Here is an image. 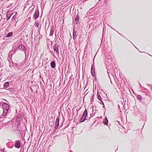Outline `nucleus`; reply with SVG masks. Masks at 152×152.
Returning a JSON list of instances; mask_svg holds the SVG:
<instances>
[{
  "label": "nucleus",
  "mask_w": 152,
  "mask_h": 152,
  "mask_svg": "<svg viewBox=\"0 0 152 152\" xmlns=\"http://www.w3.org/2000/svg\"><path fill=\"white\" fill-rule=\"evenodd\" d=\"M6 101L8 103L1 102L0 104V106H1L3 109V113L1 115L4 120L11 112V107L8 102Z\"/></svg>",
  "instance_id": "obj_1"
},
{
  "label": "nucleus",
  "mask_w": 152,
  "mask_h": 152,
  "mask_svg": "<svg viewBox=\"0 0 152 152\" xmlns=\"http://www.w3.org/2000/svg\"><path fill=\"white\" fill-rule=\"evenodd\" d=\"M12 129L17 134H19L22 131L21 128L20 127V123L19 122L16 121L14 124H12Z\"/></svg>",
  "instance_id": "obj_2"
},
{
  "label": "nucleus",
  "mask_w": 152,
  "mask_h": 152,
  "mask_svg": "<svg viewBox=\"0 0 152 152\" xmlns=\"http://www.w3.org/2000/svg\"><path fill=\"white\" fill-rule=\"evenodd\" d=\"M88 115V112L87 109L86 108L84 110L82 116L80 119V122H84L86 120V118Z\"/></svg>",
  "instance_id": "obj_3"
},
{
  "label": "nucleus",
  "mask_w": 152,
  "mask_h": 152,
  "mask_svg": "<svg viewBox=\"0 0 152 152\" xmlns=\"http://www.w3.org/2000/svg\"><path fill=\"white\" fill-rule=\"evenodd\" d=\"M15 147L17 149H19L22 146V144L19 140H17L14 141V143Z\"/></svg>",
  "instance_id": "obj_4"
},
{
  "label": "nucleus",
  "mask_w": 152,
  "mask_h": 152,
  "mask_svg": "<svg viewBox=\"0 0 152 152\" xmlns=\"http://www.w3.org/2000/svg\"><path fill=\"white\" fill-rule=\"evenodd\" d=\"M12 84L11 81L6 82H5L3 85L4 88L7 90L8 89V88L12 86L11 85Z\"/></svg>",
  "instance_id": "obj_5"
},
{
  "label": "nucleus",
  "mask_w": 152,
  "mask_h": 152,
  "mask_svg": "<svg viewBox=\"0 0 152 152\" xmlns=\"http://www.w3.org/2000/svg\"><path fill=\"white\" fill-rule=\"evenodd\" d=\"M6 145L8 148H12L14 146V142L11 140L10 141L6 143Z\"/></svg>",
  "instance_id": "obj_6"
},
{
  "label": "nucleus",
  "mask_w": 152,
  "mask_h": 152,
  "mask_svg": "<svg viewBox=\"0 0 152 152\" xmlns=\"http://www.w3.org/2000/svg\"><path fill=\"white\" fill-rule=\"evenodd\" d=\"M60 117V113H59L58 116L57 117V118L56 120L55 124V129H57L59 126Z\"/></svg>",
  "instance_id": "obj_7"
},
{
  "label": "nucleus",
  "mask_w": 152,
  "mask_h": 152,
  "mask_svg": "<svg viewBox=\"0 0 152 152\" xmlns=\"http://www.w3.org/2000/svg\"><path fill=\"white\" fill-rule=\"evenodd\" d=\"M105 58V60H104V62L105 64L106 65H110L111 64H112V59L111 58Z\"/></svg>",
  "instance_id": "obj_8"
},
{
  "label": "nucleus",
  "mask_w": 152,
  "mask_h": 152,
  "mask_svg": "<svg viewBox=\"0 0 152 152\" xmlns=\"http://www.w3.org/2000/svg\"><path fill=\"white\" fill-rule=\"evenodd\" d=\"M58 45L56 44V43L55 44L54 46H53V48L54 51L56 52V54L57 56H58L59 54L58 53Z\"/></svg>",
  "instance_id": "obj_9"
},
{
  "label": "nucleus",
  "mask_w": 152,
  "mask_h": 152,
  "mask_svg": "<svg viewBox=\"0 0 152 152\" xmlns=\"http://www.w3.org/2000/svg\"><path fill=\"white\" fill-rule=\"evenodd\" d=\"M91 72L92 76H95L96 75L95 73V69L94 65H92L91 67Z\"/></svg>",
  "instance_id": "obj_10"
},
{
  "label": "nucleus",
  "mask_w": 152,
  "mask_h": 152,
  "mask_svg": "<svg viewBox=\"0 0 152 152\" xmlns=\"http://www.w3.org/2000/svg\"><path fill=\"white\" fill-rule=\"evenodd\" d=\"M39 10L38 8L36 9L35 12L34 14L33 18L34 19H36L39 17Z\"/></svg>",
  "instance_id": "obj_11"
},
{
  "label": "nucleus",
  "mask_w": 152,
  "mask_h": 152,
  "mask_svg": "<svg viewBox=\"0 0 152 152\" xmlns=\"http://www.w3.org/2000/svg\"><path fill=\"white\" fill-rule=\"evenodd\" d=\"M108 120L106 116H105L104 119L103 121V123L104 125L108 126Z\"/></svg>",
  "instance_id": "obj_12"
},
{
  "label": "nucleus",
  "mask_w": 152,
  "mask_h": 152,
  "mask_svg": "<svg viewBox=\"0 0 152 152\" xmlns=\"http://www.w3.org/2000/svg\"><path fill=\"white\" fill-rule=\"evenodd\" d=\"M90 109L92 110V113H91H91H90V115H91H91H92L93 114V112H94V107H93V106H92L91 107V108H90ZM96 107H95V112H94V114H93V115H92V116H91V117H92L93 116H94V115H95V114H96Z\"/></svg>",
  "instance_id": "obj_13"
},
{
  "label": "nucleus",
  "mask_w": 152,
  "mask_h": 152,
  "mask_svg": "<svg viewBox=\"0 0 152 152\" xmlns=\"http://www.w3.org/2000/svg\"><path fill=\"white\" fill-rule=\"evenodd\" d=\"M77 37V32L75 30V28H73V39L75 40L76 39Z\"/></svg>",
  "instance_id": "obj_14"
},
{
  "label": "nucleus",
  "mask_w": 152,
  "mask_h": 152,
  "mask_svg": "<svg viewBox=\"0 0 152 152\" xmlns=\"http://www.w3.org/2000/svg\"><path fill=\"white\" fill-rule=\"evenodd\" d=\"M18 48L22 51H24L25 46L23 44H21L19 45Z\"/></svg>",
  "instance_id": "obj_15"
},
{
  "label": "nucleus",
  "mask_w": 152,
  "mask_h": 152,
  "mask_svg": "<svg viewBox=\"0 0 152 152\" xmlns=\"http://www.w3.org/2000/svg\"><path fill=\"white\" fill-rule=\"evenodd\" d=\"M13 64L15 66L17 69H20L21 67V65L20 64H18L17 63H13Z\"/></svg>",
  "instance_id": "obj_16"
},
{
  "label": "nucleus",
  "mask_w": 152,
  "mask_h": 152,
  "mask_svg": "<svg viewBox=\"0 0 152 152\" xmlns=\"http://www.w3.org/2000/svg\"><path fill=\"white\" fill-rule=\"evenodd\" d=\"M56 64L55 61L54 60L52 61L50 63V66L52 68H55L56 67Z\"/></svg>",
  "instance_id": "obj_17"
},
{
  "label": "nucleus",
  "mask_w": 152,
  "mask_h": 152,
  "mask_svg": "<svg viewBox=\"0 0 152 152\" xmlns=\"http://www.w3.org/2000/svg\"><path fill=\"white\" fill-rule=\"evenodd\" d=\"M54 32V28L53 26H52L50 30V33L49 34L50 36H52Z\"/></svg>",
  "instance_id": "obj_18"
},
{
  "label": "nucleus",
  "mask_w": 152,
  "mask_h": 152,
  "mask_svg": "<svg viewBox=\"0 0 152 152\" xmlns=\"http://www.w3.org/2000/svg\"><path fill=\"white\" fill-rule=\"evenodd\" d=\"M40 24V22L39 21L36 20L34 26L37 28L38 27L39 25Z\"/></svg>",
  "instance_id": "obj_19"
},
{
  "label": "nucleus",
  "mask_w": 152,
  "mask_h": 152,
  "mask_svg": "<svg viewBox=\"0 0 152 152\" xmlns=\"http://www.w3.org/2000/svg\"><path fill=\"white\" fill-rule=\"evenodd\" d=\"M15 53V51L14 50H11L9 53V57H12V55Z\"/></svg>",
  "instance_id": "obj_20"
},
{
  "label": "nucleus",
  "mask_w": 152,
  "mask_h": 152,
  "mask_svg": "<svg viewBox=\"0 0 152 152\" xmlns=\"http://www.w3.org/2000/svg\"><path fill=\"white\" fill-rule=\"evenodd\" d=\"M141 116H142V115H141ZM143 117H142V116H141L140 117H141V118H140V120H142L143 121H146V120H147V118H146V116H142Z\"/></svg>",
  "instance_id": "obj_21"
},
{
  "label": "nucleus",
  "mask_w": 152,
  "mask_h": 152,
  "mask_svg": "<svg viewBox=\"0 0 152 152\" xmlns=\"http://www.w3.org/2000/svg\"><path fill=\"white\" fill-rule=\"evenodd\" d=\"M13 33L12 32H10L8 33L6 35V37H9L12 36L13 35Z\"/></svg>",
  "instance_id": "obj_22"
},
{
  "label": "nucleus",
  "mask_w": 152,
  "mask_h": 152,
  "mask_svg": "<svg viewBox=\"0 0 152 152\" xmlns=\"http://www.w3.org/2000/svg\"><path fill=\"white\" fill-rule=\"evenodd\" d=\"M97 96L98 99L100 101L101 100H102V99L101 98L100 95V94L98 92H97Z\"/></svg>",
  "instance_id": "obj_23"
},
{
  "label": "nucleus",
  "mask_w": 152,
  "mask_h": 152,
  "mask_svg": "<svg viewBox=\"0 0 152 152\" xmlns=\"http://www.w3.org/2000/svg\"><path fill=\"white\" fill-rule=\"evenodd\" d=\"M7 90H9V91L10 93H12L13 92L14 88H11L10 87L8 88V89H7Z\"/></svg>",
  "instance_id": "obj_24"
},
{
  "label": "nucleus",
  "mask_w": 152,
  "mask_h": 152,
  "mask_svg": "<svg viewBox=\"0 0 152 152\" xmlns=\"http://www.w3.org/2000/svg\"><path fill=\"white\" fill-rule=\"evenodd\" d=\"M137 99L141 101L142 98L141 96L140 95H138L137 96Z\"/></svg>",
  "instance_id": "obj_25"
},
{
  "label": "nucleus",
  "mask_w": 152,
  "mask_h": 152,
  "mask_svg": "<svg viewBox=\"0 0 152 152\" xmlns=\"http://www.w3.org/2000/svg\"><path fill=\"white\" fill-rule=\"evenodd\" d=\"M94 94H93L92 96L91 97V103L92 104V102H94Z\"/></svg>",
  "instance_id": "obj_26"
},
{
  "label": "nucleus",
  "mask_w": 152,
  "mask_h": 152,
  "mask_svg": "<svg viewBox=\"0 0 152 152\" xmlns=\"http://www.w3.org/2000/svg\"><path fill=\"white\" fill-rule=\"evenodd\" d=\"M12 15H11L10 14H7L6 15V19L7 20H8L10 19V18L11 17Z\"/></svg>",
  "instance_id": "obj_27"
},
{
  "label": "nucleus",
  "mask_w": 152,
  "mask_h": 152,
  "mask_svg": "<svg viewBox=\"0 0 152 152\" xmlns=\"http://www.w3.org/2000/svg\"><path fill=\"white\" fill-rule=\"evenodd\" d=\"M79 16L78 15H77L76 18H75V21L76 22H77L79 20Z\"/></svg>",
  "instance_id": "obj_28"
},
{
  "label": "nucleus",
  "mask_w": 152,
  "mask_h": 152,
  "mask_svg": "<svg viewBox=\"0 0 152 152\" xmlns=\"http://www.w3.org/2000/svg\"><path fill=\"white\" fill-rule=\"evenodd\" d=\"M109 1H110V0H105V1H104L105 4L106 5L108 4V3L109 2Z\"/></svg>",
  "instance_id": "obj_29"
},
{
  "label": "nucleus",
  "mask_w": 152,
  "mask_h": 152,
  "mask_svg": "<svg viewBox=\"0 0 152 152\" xmlns=\"http://www.w3.org/2000/svg\"><path fill=\"white\" fill-rule=\"evenodd\" d=\"M8 60L9 62H11L12 64H13V62L12 61V58H8Z\"/></svg>",
  "instance_id": "obj_30"
},
{
  "label": "nucleus",
  "mask_w": 152,
  "mask_h": 152,
  "mask_svg": "<svg viewBox=\"0 0 152 152\" xmlns=\"http://www.w3.org/2000/svg\"><path fill=\"white\" fill-rule=\"evenodd\" d=\"M3 121V118H2L1 115L0 114V121L2 122Z\"/></svg>",
  "instance_id": "obj_31"
},
{
  "label": "nucleus",
  "mask_w": 152,
  "mask_h": 152,
  "mask_svg": "<svg viewBox=\"0 0 152 152\" xmlns=\"http://www.w3.org/2000/svg\"><path fill=\"white\" fill-rule=\"evenodd\" d=\"M76 58V59H77V63H78V62L79 64L80 65V58H78V59L77 58Z\"/></svg>",
  "instance_id": "obj_32"
},
{
  "label": "nucleus",
  "mask_w": 152,
  "mask_h": 152,
  "mask_svg": "<svg viewBox=\"0 0 152 152\" xmlns=\"http://www.w3.org/2000/svg\"><path fill=\"white\" fill-rule=\"evenodd\" d=\"M16 14V13L15 14V15H14L13 16V17H12V19L14 20V19H15L16 18H17V16L15 15Z\"/></svg>",
  "instance_id": "obj_33"
},
{
  "label": "nucleus",
  "mask_w": 152,
  "mask_h": 152,
  "mask_svg": "<svg viewBox=\"0 0 152 152\" xmlns=\"http://www.w3.org/2000/svg\"><path fill=\"white\" fill-rule=\"evenodd\" d=\"M4 74V72H3V71L2 70H1L0 72V74H1V76L3 75V74Z\"/></svg>",
  "instance_id": "obj_34"
},
{
  "label": "nucleus",
  "mask_w": 152,
  "mask_h": 152,
  "mask_svg": "<svg viewBox=\"0 0 152 152\" xmlns=\"http://www.w3.org/2000/svg\"><path fill=\"white\" fill-rule=\"evenodd\" d=\"M144 90L145 92H149V91L147 88H144Z\"/></svg>",
  "instance_id": "obj_35"
},
{
  "label": "nucleus",
  "mask_w": 152,
  "mask_h": 152,
  "mask_svg": "<svg viewBox=\"0 0 152 152\" xmlns=\"http://www.w3.org/2000/svg\"><path fill=\"white\" fill-rule=\"evenodd\" d=\"M107 73H108V77H109V78H110V81H111V83H112V81H111V80L110 78V75H109V72H108V71H107Z\"/></svg>",
  "instance_id": "obj_36"
},
{
  "label": "nucleus",
  "mask_w": 152,
  "mask_h": 152,
  "mask_svg": "<svg viewBox=\"0 0 152 152\" xmlns=\"http://www.w3.org/2000/svg\"><path fill=\"white\" fill-rule=\"evenodd\" d=\"M18 44L17 42H15V43H14L13 46H14V47H15L18 45Z\"/></svg>",
  "instance_id": "obj_37"
},
{
  "label": "nucleus",
  "mask_w": 152,
  "mask_h": 152,
  "mask_svg": "<svg viewBox=\"0 0 152 152\" xmlns=\"http://www.w3.org/2000/svg\"><path fill=\"white\" fill-rule=\"evenodd\" d=\"M93 77H94V80L95 81H96L97 80V78H96V75H95V76H93Z\"/></svg>",
  "instance_id": "obj_38"
},
{
  "label": "nucleus",
  "mask_w": 152,
  "mask_h": 152,
  "mask_svg": "<svg viewBox=\"0 0 152 152\" xmlns=\"http://www.w3.org/2000/svg\"><path fill=\"white\" fill-rule=\"evenodd\" d=\"M100 101L101 102V103H100L102 105V104H104L102 100H101V101Z\"/></svg>",
  "instance_id": "obj_39"
},
{
  "label": "nucleus",
  "mask_w": 152,
  "mask_h": 152,
  "mask_svg": "<svg viewBox=\"0 0 152 152\" xmlns=\"http://www.w3.org/2000/svg\"><path fill=\"white\" fill-rule=\"evenodd\" d=\"M18 49V48L16 47L15 48L14 50H14L15 51V53L16 52V50Z\"/></svg>",
  "instance_id": "obj_40"
},
{
  "label": "nucleus",
  "mask_w": 152,
  "mask_h": 152,
  "mask_svg": "<svg viewBox=\"0 0 152 152\" xmlns=\"http://www.w3.org/2000/svg\"><path fill=\"white\" fill-rule=\"evenodd\" d=\"M65 58H63V57L62 58V61L61 62V63H62L63 62H64V59Z\"/></svg>",
  "instance_id": "obj_41"
},
{
  "label": "nucleus",
  "mask_w": 152,
  "mask_h": 152,
  "mask_svg": "<svg viewBox=\"0 0 152 152\" xmlns=\"http://www.w3.org/2000/svg\"><path fill=\"white\" fill-rule=\"evenodd\" d=\"M4 149H3L1 150L0 151L1 152H4Z\"/></svg>",
  "instance_id": "obj_42"
},
{
  "label": "nucleus",
  "mask_w": 152,
  "mask_h": 152,
  "mask_svg": "<svg viewBox=\"0 0 152 152\" xmlns=\"http://www.w3.org/2000/svg\"><path fill=\"white\" fill-rule=\"evenodd\" d=\"M34 86L35 87V88L37 89L38 87V85H34Z\"/></svg>",
  "instance_id": "obj_43"
},
{
  "label": "nucleus",
  "mask_w": 152,
  "mask_h": 152,
  "mask_svg": "<svg viewBox=\"0 0 152 152\" xmlns=\"http://www.w3.org/2000/svg\"><path fill=\"white\" fill-rule=\"evenodd\" d=\"M102 105H103V106H102V107H103V108H104V109H105V106H104V104H102Z\"/></svg>",
  "instance_id": "obj_44"
},
{
  "label": "nucleus",
  "mask_w": 152,
  "mask_h": 152,
  "mask_svg": "<svg viewBox=\"0 0 152 152\" xmlns=\"http://www.w3.org/2000/svg\"><path fill=\"white\" fill-rule=\"evenodd\" d=\"M62 118H63V121H64L65 120V118L64 117L63 115L62 114Z\"/></svg>",
  "instance_id": "obj_45"
},
{
  "label": "nucleus",
  "mask_w": 152,
  "mask_h": 152,
  "mask_svg": "<svg viewBox=\"0 0 152 152\" xmlns=\"http://www.w3.org/2000/svg\"><path fill=\"white\" fill-rule=\"evenodd\" d=\"M56 58V59L58 60V59H59L60 58L61 59V58H59V57H58V58Z\"/></svg>",
  "instance_id": "obj_46"
},
{
  "label": "nucleus",
  "mask_w": 152,
  "mask_h": 152,
  "mask_svg": "<svg viewBox=\"0 0 152 152\" xmlns=\"http://www.w3.org/2000/svg\"><path fill=\"white\" fill-rule=\"evenodd\" d=\"M56 129H54V130L53 132H55H55H56Z\"/></svg>",
  "instance_id": "obj_47"
},
{
  "label": "nucleus",
  "mask_w": 152,
  "mask_h": 152,
  "mask_svg": "<svg viewBox=\"0 0 152 152\" xmlns=\"http://www.w3.org/2000/svg\"><path fill=\"white\" fill-rule=\"evenodd\" d=\"M151 90H152V86H151Z\"/></svg>",
  "instance_id": "obj_48"
},
{
  "label": "nucleus",
  "mask_w": 152,
  "mask_h": 152,
  "mask_svg": "<svg viewBox=\"0 0 152 152\" xmlns=\"http://www.w3.org/2000/svg\"><path fill=\"white\" fill-rule=\"evenodd\" d=\"M118 148L117 147V149H116V150H115V152H116V151L118 150Z\"/></svg>",
  "instance_id": "obj_49"
},
{
  "label": "nucleus",
  "mask_w": 152,
  "mask_h": 152,
  "mask_svg": "<svg viewBox=\"0 0 152 152\" xmlns=\"http://www.w3.org/2000/svg\"><path fill=\"white\" fill-rule=\"evenodd\" d=\"M57 135H56V136H54V138H55V137H57Z\"/></svg>",
  "instance_id": "obj_50"
},
{
  "label": "nucleus",
  "mask_w": 152,
  "mask_h": 152,
  "mask_svg": "<svg viewBox=\"0 0 152 152\" xmlns=\"http://www.w3.org/2000/svg\"><path fill=\"white\" fill-rule=\"evenodd\" d=\"M74 61H75V64L76 63V61H75V59H74Z\"/></svg>",
  "instance_id": "obj_51"
},
{
  "label": "nucleus",
  "mask_w": 152,
  "mask_h": 152,
  "mask_svg": "<svg viewBox=\"0 0 152 152\" xmlns=\"http://www.w3.org/2000/svg\"><path fill=\"white\" fill-rule=\"evenodd\" d=\"M95 58V57H94V58L93 61H94V58Z\"/></svg>",
  "instance_id": "obj_52"
},
{
  "label": "nucleus",
  "mask_w": 152,
  "mask_h": 152,
  "mask_svg": "<svg viewBox=\"0 0 152 152\" xmlns=\"http://www.w3.org/2000/svg\"><path fill=\"white\" fill-rule=\"evenodd\" d=\"M147 85H148V86H150V85H149V84H147Z\"/></svg>",
  "instance_id": "obj_53"
},
{
  "label": "nucleus",
  "mask_w": 152,
  "mask_h": 152,
  "mask_svg": "<svg viewBox=\"0 0 152 152\" xmlns=\"http://www.w3.org/2000/svg\"><path fill=\"white\" fill-rule=\"evenodd\" d=\"M100 1H99L98 2V3H99V2H100Z\"/></svg>",
  "instance_id": "obj_54"
},
{
  "label": "nucleus",
  "mask_w": 152,
  "mask_h": 152,
  "mask_svg": "<svg viewBox=\"0 0 152 152\" xmlns=\"http://www.w3.org/2000/svg\"><path fill=\"white\" fill-rule=\"evenodd\" d=\"M104 31V29L103 28V32Z\"/></svg>",
  "instance_id": "obj_55"
},
{
  "label": "nucleus",
  "mask_w": 152,
  "mask_h": 152,
  "mask_svg": "<svg viewBox=\"0 0 152 152\" xmlns=\"http://www.w3.org/2000/svg\"><path fill=\"white\" fill-rule=\"evenodd\" d=\"M148 55H149V56H151V55H149V54H148Z\"/></svg>",
  "instance_id": "obj_56"
},
{
  "label": "nucleus",
  "mask_w": 152,
  "mask_h": 152,
  "mask_svg": "<svg viewBox=\"0 0 152 152\" xmlns=\"http://www.w3.org/2000/svg\"><path fill=\"white\" fill-rule=\"evenodd\" d=\"M83 58H83H83H82V59H83Z\"/></svg>",
  "instance_id": "obj_57"
},
{
  "label": "nucleus",
  "mask_w": 152,
  "mask_h": 152,
  "mask_svg": "<svg viewBox=\"0 0 152 152\" xmlns=\"http://www.w3.org/2000/svg\"><path fill=\"white\" fill-rule=\"evenodd\" d=\"M150 101H149V102H148V104H149V103H150Z\"/></svg>",
  "instance_id": "obj_58"
},
{
  "label": "nucleus",
  "mask_w": 152,
  "mask_h": 152,
  "mask_svg": "<svg viewBox=\"0 0 152 152\" xmlns=\"http://www.w3.org/2000/svg\"><path fill=\"white\" fill-rule=\"evenodd\" d=\"M70 152H72V151L71 150H70Z\"/></svg>",
  "instance_id": "obj_59"
},
{
  "label": "nucleus",
  "mask_w": 152,
  "mask_h": 152,
  "mask_svg": "<svg viewBox=\"0 0 152 152\" xmlns=\"http://www.w3.org/2000/svg\"><path fill=\"white\" fill-rule=\"evenodd\" d=\"M66 60V58L65 59V60Z\"/></svg>",
  "instance_id": "obj_60"
},
{
  "label": "nucleus",
  "mask_w": 152,
  "mask_h": 152,
  "mask_svg": "<svg viewBox=\"0 0 152 152\" xmlns=\"http://www.w3.org/2000/svg\"><path fill=\"white\" fill-rule=\"evenodd\" d=\"M140 86H141V84H140Z\"/></svg>",
  "instance_id": "obj_61"
}]
</instances>
